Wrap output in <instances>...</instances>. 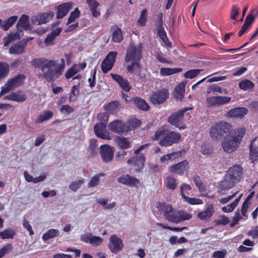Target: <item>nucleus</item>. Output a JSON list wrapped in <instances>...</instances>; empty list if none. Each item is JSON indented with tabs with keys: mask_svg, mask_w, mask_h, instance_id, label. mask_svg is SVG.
I'll list each match as a JSON object with an SVG mask.
<instances>
[{
	"mask_svg": "<svg viewBox=\"0 0 258 258\" xmlns=\"http://www.w3.org/2000/svg\"><path fill=\"white\" fill-rule=\"evenodd\" d=\"M60 61L58 65L55 60L41 57L33 59L31 63L35 68H41L42 76L47 82H53L61 75L64 68V59L61 58Z\"/></svg>",
	"mask_w": 258,
	"mask_h": 258,
	"instance_id": "nucleus-1",
	"label": "nucleus"
},
{
	"mask_svg": "<svg viewBox=\"0 0 258 258\" xmlns=\"http://www.w3.org/2000/svg\"><path fill=\"white\" fill-rule=\"evenodd\" d=\"M143 44L137 45L134 42L130 43L127 48L124 58L125 63H131L124 65L127 72L130 74L139 75L141 71L140 61L142 58Z\"/></svg>",
	"mask_w": 258,
	"mask_h": 258,
	"instance_id": "nucleus-2",
	"label": "nucleus"
},
{
	"mask_svg": "<svg viewBox=\"0 0 258 258\" xmlns=\"http://www.w3.org/2000/svg\"><path fill=\"white\" fill-rule=\"evenodd\" d=\"M156 208L163 213L164 218L170 222L179 223L191 218L190 214L183 211H176L173 207L165 202H158Z\"/></svg>",
	"mask_w": 258,
	"mask_h": 258,
	"instance_id": "nucleus-3",
	"label": "nucleus"
},
{
	"mask_svg": "<svg viewBox=\"0 0 258 258\" xmlns=\"http://www.w3.org/2000/svg\"><path fill=\"white\" fill-rule=\"evenodd\" d=\"M233 134L227 135L222 142V147L226 152L232 153L239 147L245 134V130L238 128Z\"/></svg>",
	"mask_w": 258,
	"mask_h": 258,
	"instance_id": "nucleus-4",
	"label": "nucleus"
},
{
	"mask_svg": "<svg viewBox=\"0 0 258 258\" xmlns=\"http://www.w3.org/2000/svg\"><path fill=\"white\" fill-rule=\"evenodd\" d=\"M232 125L226 121H220L212 125L210 130V136L214 140H220L223 136L230 133Z\"/></svg>",
	"mask_w": 258,
	"mask_h": 258,
	"instance_id": "nucleus-5",
	"label": "nucleus"
},
{
	"mask_svg": "<svg viewBox=\"0 0 258 258\" xmlns=\"http://www.w3.org/2000/svg\"><path fill=\"white\" fill-rule=\"evenodd\" d=\"M192 107H184L176 112H173L168 117V122L180 130L185 128L186 126L184 123V114L187 111L192 110Z\"/></svg>",
	"mask_w": 258,
	"mask_h": 258,
	"instance_id": "nucleus-6",
	"label": "nucleus"
},
{
	"mask_svg": "<svg viewBox=\"0 0 258 258\" xmlns=\"http://www.w3.org/2000/svg\"><path fill=\"white\" fill-rule=\"evenodd\" d=\"M167 89L163 88L153 91L150 96V101L154 105H160L165 102L169 97Z\"/></svg>",
	"mask_w": 258,
	"mask_h": 258,
	"instance_id": "nucleus-7",
	"label": "nucleus"
},
{
	"mask_svg": "<svg viewBox=\"0 0 258 258\" xmlns=\"http://www.w3.org/2000/svg\"><path fill=\"white\" fill-rule=\"evenodd\" d=\"M181 138L180 133L174 131H170L159 142L162 147H168L177 143Z\"/></svg>",
	"mask_w": 258,
	"mask_h": 258,
	"instance_id": "nucleus-8",
	"label": "nucleus"
},
{
	"mask_svg": "<svg viewBox=\"0 0 258 258\" xmlns=\"http://www.w3.org/2000/svg\"><path fill=\"white\" fill-rule=\"evenodd\" d=\"M114 151V148L109 145H101L99 148V153L102 161L104 163L111 162L113 159Z\"/></svg>",
	"mask_w": 258,
	"mask_h": 258,
	"instance_id": "nucleus-9",
	"label": "nucleus"
},
{
	"mask_svg": "<svg viewBox=\"0 0 258 258\" xmlns=\"http://www.w3.org/2000/svg\"><path fill=\"white\" fill-rule=\"evenodd\" d=\"M117 54L116 51H110L106 56L101 66L103 73L106 74L112 69L115 62Z\"/></svg>",
	"mask_w": 258,
	"mask_h": 258,
	"instance_id": "nucleus-10",
	"label": "nucleus"
},
{
	"mask_svg": "<svg viewBox=\"0 0 258 258\" xmlns=\"http://www.w3.org/2000/svg\"><path fill=\"white\" fill-rule=\"evenodd\" d=\"M123 245L122 240L116 235L112 234L110 236L108 246L111 252L117 253L121 251Z\"/></svg>",
	"mask_w": 258,
	"mask_h": 258,
	"instance_id": "nucleus-11",
	"label": "nucleus"
},
{
	"mask_svg": "<svg viewBox=\"0 0 258 258\" xmlns=\"http://www.w3.org/2000/svg\"><path fill=\"white\" fill-rule=\"evenodd\" d=\"M231 99V97L228 96L209 97L206 98V105L208 107H216L229 103Z\"/></svg>",
	"mask_w": 258,
	"mask_h": 258,
	"instance_id": "nucleus-12",
	"label": "nucleus"
},
{
	"mask_svg": "<svg viewBox=\"0 0 258 258\" xmlns=\"http://www.w3.org/2000/svg\"><path fill=\"white\" fill-rule=\"evenodd\" d=\"M145 160V155L140 154L130 158L127 160V164L129 165L133 166L136 171H139L143 168Z\"/></svg>",
	"mask_w": 258,
	"mask_h": 258,
	"instance_id": "nucleus-13",
	"label": "nucleus"
},
{
	"mask_svg": "<svg viewBox=\"0 0 258 258\" xmlns=\"http://www.w3.org/2000/svg\"><path fill=\"white\" fill-rule=\"evenodd\" d=\"M189 169L188 161L184 160L168 168L169 172L175 173L179 175H182L185 172H187Z\"/></svg>",
	"mask_w": 258,
	"mask_h": 258,
	"instance_id": "nucleus-14",
	"label": "nucleus"
},
{
	"mask_svg": "<svg viewBox=\"0 0 258 258\" xmlns=\"http://www.w3.org/2000/svg\"><path fill=\"white\" fill-rule=\"evenodd\" d=\"M32 39L33 37L24 38L22 40L15 43L10 47L9 49L10 53L15 54H20L23 53L24 52L25 48L29 41Z\"/></svg>",
	"mask_w": 258,
	"mask_h": 258,
	"instance_id": "nucleus-15",
	"label": "nucleus"
},
{
	"mask_svg": "<svg viewBox=\"0 0 258 258\" xmlns=\"http://www.w3.org/2000/svg\"><path fill=\"white\" fill-rule=\"evenodd\" d=\"M236 181L232 178L225 175L224 179L222 180L219 184V189L218 190V193L220 195H224L226 194V190L229 189L233 187Z\"/></svg>",
	"mask_w": 258,
	"mask_h": 258,
	"instance_id": "nucleus-16",
	"label": "nucleus"
},
{
	"mask_svg": "<svg viewBox=\"0 0 258 258\" xmlns=\"http://www.w3.org/2000/svg\"><path fill=\"white\" fill-rule=\"evenodd\" d=\"M109 129L113 133L121 134L126 133V124L121 120L115 119L108 124Z\"/></svg>",
	"mask_w": 258,
	"mask_h": 258,
	"instance_id": "nucleus-17",
	"label": "nucleus"
},
{
	"mask_svg": "<svg viewBox=\"0 0 258 258\" xmlns=\"http://www.w3.org/2000/svg\"><path fill=\"white\" fill-rule=\"evenodd\" d=\"M106 125L104 123H97L94 126V130L96 136L103 140H111V137L109 132L105 131Z\"/></svg>",
	"mask_w": 258,
	"mask_h": 258,
	"instance_id": "nucleus-18",
	"label": "nucleus"
},
{
	"mask_svg": "<svg viewBox=\"0 0 258 258\" xmlns=\"http://www.w3.org/2000/svg\"><path fill=\"white\" fill-rule=\"evenodd\" d=\"M242 171L243 168L241 165L235 164L229 168L226 174L237 182L240 180Z\"/></svg>",
	"mask_w": 258,
	"mask_h": 258,
	"instance_id": "nucleus-19",
	"label": "nucleus"
},
{
	"mask_svg": "<svg viewBox=\"0 0 258 258\" xmlns=\"http://www.w3.org/2000/svg\"><path fill=\"white\" fill-rule=\"evenodd\" d=\"M74 3L69 2L58 5L57 7L56 18L60 19L64 17L72 9Z\"/></svg>",
	"mask_w": 258,
	"mask_h": 258,
	"instance_id": "nucleus-20",
	"label": "nucleus"
},
{
	"mask_svg": "<svg viewBox=\"0 0 258 258\" xmlns=\"http://www.w3.org/2000/svg\"><path fill=\"white\" fill-rule=\"evenodd\" d=\"M116 145L121 150H124L132 147V142L130 138L116 136L114 138Z\"/></svg>",
	"mask_w": 258,
	"mask_h": 258,
	"instance_id": "nucleus-21",
	"label": "nucleus"
},
{
	"mask_svg": "<svg viewBox=\"0 0 258 258\" xmlns=\"http://www.w3.org/2000/svg\"><path fill=\"white\" fill-rule=\"evenodd\" d=\"M119 183L130 186H137L140 183V181L137 178L132 176L129 174H125L117 178Z\"/></svg>",
	"mask_w": 258,
	"mask_h": 258,
	"instance_id": "nucleus-22",
	"label": "nucleus"
},
{
	"mask_svg": "<svg viewBox=\"0 0 258 258\" xmlns=\"http://www.w3.org/2000/svg\"><path fill=\"white\" fill-rule=\"evenodd\" d=\"M256 140V138L251 140L249 146V159L253 164H255L258 161V144L256 145L254 144Z\"/></svg>",
	"mask_w": 258,
	"mask_h": 258,
	"instance_id": "nucleus-23",
	"label": "nucleus"
},
{
	"mask_svg": "<svg viewBox=\"0 0 258 258\" xmlns=\"http://www.w3.org/2000/svg\"><path fill=\"white\" fill-rule=\"evenodd\" d=\"M54 14L53 12L43 13L37 16L34 17L32 21L34 24L40 25L48 22L53 17Z\"/></svg>",
	"mask_w": 258,
	"mask_h": 258,
	"instance_id": "nucleus-24",
	"label": "nucleus"
},
{
	"mask_svg": "<svg viewBox=\"0 0 258 258\" xmlns=\"http://www.w3.org/2000/svg\"><path fill=\"white\" fill-rule=\"evenodd\" d=\"M30 29L29 17L27 15L23 14L21 16L17 24L16 30L18 32H22L23 29L27 30Z\"/></svg>",
	"mask_w": 258,
	"mask_h": 258,
	"instance_id": "nucleus-25",
	"label": "nucleus"
},
{
	"mask_svg": "<svg viewBox=\"0 0 258 258\" xmlns=\"http://www.w3.org/2000/svg\"><path fill=\"white\" fill-rule=\"evenodd\" d=\"M110 76L119 84L123 90L126 92L130 91L131 87L127 80L124 79L121 76L118 74H111Z\"/></svg>",
	"mask_w": 258,
	"mask_h": 258,
	"instance_id": "nucleus-26",
	"label": "nucleus"
},
{
	"mask_svg": "<svg viewBox=\"0 0 258 258\" xmlns=\"http://www.w3.org/2000/svg\"><path fill=\"white\" fill-rule=\"evenodd\" d=\"M110 31L112 34V41L115 43L121 42L123 39L122 31L116 25L111 26Z\"/></svg>",
	"mask_w": 258,
	"mask_h": 258,
	"instance_id": "nucleus-27",
	"label": "nucleus"
},
{
	"mask_svg": "<svg viewBox=\"0 0 258 258\" xmlns=\"http://www.w3.org/2000/svg\"><path fill=\"white\" fill-rule=\"evenodd\" d=\"M132 101L139 110L147 111L150 109V106L146 101L139 97H133L132 98Z\"/></svg>",
	"mask_w": 258,
	"mask_h": 258,
	"instance_id": "nucleus-28",
	"label": "nucleus"
},
{
	"mask_svg": "<svg viewBox=\"0 0 258 258\" xmlns=\"http://www.w3.org/2000/svg\"><path fill=\"white\" fill-rule=\"evenodd\" d=\"M248 112L245 107H235L230 110L227 113V116L230 117H243Z\"/></svg>",
	"mask_w": 258,
	"mask_h": 258,
	"instance_id": "nucleus-29",
	"label": "nucleus"
},
{
	"mask_svg": "<svg viewBox=\"0 0 258 258\" xmlns=\"http://www.w3.org/2000/svg\"><path fill=\"white\" fill-rule=\"evenodd\" d=\"M90 11L92 15L95 18H98L101 15L100 9L98 8L100 6L99 3L96 0H86Z\"/></svg>",
	"mask_w": 258,
	"mask_h": 258,
	"instance_id": "nucleus-30",
	"label": "nucleus"
},
{
	"mask_svg": "<svg viewBox=\"0 0 258 258\" xmlns=\"http://www.w3.org/2000/svg\"><path fill=\"white\" fill-rule=\"evenodd\" d=\"M26 98L27 96L25 94H21L20 92H12L10 94L5 96L4 99L21 102L25 101Z\"/></svg>",
	"mask_w": 258,
	"mask_h": 258,
	"instance_id": "nucleus-31",
	"label": "nucleus"
},
{
	"mask_svg": "<svg viewBox=\"0 0 258 258\" xmlns=\"http://www.w3.org/2000/svg\"><path fill=\"white\" fill-rule=\"evenodd\" d=\"M17 19L18 16H11L5 21H3L2 19H0V27L4 31H7L15 23Z\"/></svg>",
	"mask_w": 258,
	"mask_h": 258,
	"instance_id": "nucleus-32",
	"label": "nucleus"
},
{
	"mask_svg": "<svg viewBox=\"0 0 258 258\" xmlns=\"http://www.w3.org/2000/svg\"><path fill=\"white\" fill-rule=\"evenodd\" d=\"M214 212L213 206L209 204L204 211L198 214V217L202 220H208L213 215Z\"/></svg>",
	"mask_w": 258,
	"mask_h": 258,
	"instance_id": "nucleus-33",
	"label": "nucleus"
},
{
	"mask_svg": "<svg viewBox=\"0 0 258 258\" xmlns=\"http://www.w3.org/2000/svg\"><path fill=\"white\" fill-rule=\"evenodd\" d=\"M25 79V76L24 75L20 74L18 75L15 77L9 80L8 82L10 86L14 89L15 87L21 86Z\"/></svg>",
	"mask_w": 258,
	"mask_h": 258,
	"instance_id": "nucleus-34",
	"label": "nucleus"
},
{
	"mask_svg": "<svg viewBox=\"0 0 258 258\" xmlns=\"http://www.w3.org/2000/svg\"><path fill=\"white\" fill-rule=\"evenodd\" d=\"M125 124L126 132H128L140 127L142 124V122L140 119L134 118L129 119Z\"/></svg>",
	"mask_w": 258,
	"mask_h": 258,
	"instance_id": "nucleus-35",
	"label": "nucleus"
},
{
	"mask_svg": "<svg viewBox=\"0 0 258 258\" xmlns=\"http://www.w3.org/2000/svg\"><path fill=\"white\" fill-rule=\"evenodd\" d=\"M61 31V28H57L53 30L51 32L47 35L45 38L44 42L46 45H50L52 44V41L55 39V37L59 35Z\"/></svg>",
	"mask_w": 258,
	"mask_h": 258,
	"instance_id": "nucleus-36",
	"label": "nucleus"
},
{
	"mask_svg": "<svg viewBox=\"0 0 258 258\" xmlns=\"http://www.w3.org/2000/svg\"><path fill=\"white\" fill-rule=\"evenodd\" d=\"M119 106L120 104L118 101H112L107 103L104 108L108 113L114 114L117 112Z\"/></svg>",
	"mask_w": 258,
	"mask_h": 258,
	"instance_id": "nucleus-37",
	"label": "nucleus"
},
{
	"mask_svg": "<svg viewBox=\"0 0 258 258\" xmlns=\"http://www.w3.org/2000/svg\"><path fill=\"white\" fill-rule=\"evenodd\" d=\"M181 152L180 151L173 152L169 154L164 155L160 158V162L163 163L166 161H174L175 159L180 157Z\"/></svg>",
	"mask_w": 258,
	"mask_h": 258,
	"instance_id": "nucleus-38",
	"label": "nucleus"
},
{
	"mask_svg": "<svg viewBox=\"0 0 258 258\" xmlns=\"http://www.w3.org/2000/svg\"><path fill=\"white\" fill-rule=\"evenodd\" d=\"M182 69L180 68H162L160 69V75L162 76H167L181 72Z\"/></svg>",
	"mask_w": 258,
	"mask_h": 258,
	"instance_id": "nucleus-39",
	"label": "nucleus"
},
{
	"mask_svg": "<svg viewBox=\"0 0 258 258\" xmlns=\"http://www.w3.org/2000/svg\"><path fill=\"white\" fill-rule=\"evenodd\" d=\"M16 234L15 230L9 228L0 232V238L2 239H13Z\"/></svg>",
	"mask_w": 258,
	"mask_h": 258,
	"instance_id": "nucleus-40",
	"label": "nucleus"
},
{
	"mask_svg": "<svg viewBox=\"0 0 258 258\" xmlns=\"http://www.w3.org/2000/svg\"><path fill=\"white\" fill-rule=\"evenodd\" d=\"M254 84L251 81L245 79L239 83V87L244 91H247L253 89Z\"/></svg>",
	"mask_w": 258,
	"mask_h": 258,
	"instance_id": "nucleus-41",
	"label": "nucleus"
},
{
	"mask_svg": "<svg viewBox=\"0 0 258 258\" xmlns=\"http://www.w3.org/2000/svg\"><path fill=\"white\" fill-rule=\"evenodd\" d=\"M53 113L50 110L44 111L43 114H41L35 120L36 123H40L43 121L49 120L52 117Z\"/></svg>",
	"mask_w": 258,
	"mask_h": 258,
	"instance_id": "nucleus-42",
	"label": "nucleus"
},
{
	"mask_svg": "<svg viewBox=\"0 0 258 258\" xmlns=\"http://www.w3.org/2000/svg\"><path fill=\"white\" fill-rule=\"evenodd\" d=\"M59 234V231L55 229H51L44 233L42 235V239L44 241H47L48 239L58 236Z\"/></svg>",
	"mask_w": 258,
	"mask_h": 258,
	"instance_id": "nucleus-43",
	"label": "nucleus"
},
{
	"mask_svg": "<svg viewBox=\"0 0 258 258\" xmlns=\"http://www.w3.org/2000/svg\"><path fill=\"white\" fill-rule=\"evenodd\" d=\"M9 71L8 63L0 61V79L7 77L9 73Z\"/></svg>",
	"mask_w": 258,
	"mask_h": 258,
	"instance_id": "nucleus-44",
	"label": "nucleus"
},
{
	"mask_svg": "<svg viewBox=\"0 0 258 258\" xmlns=\"http://www.w3.org/2000/svg\"><path fill=\"white\" fill-rule=\"evenodd\" d=\"M165 184L168 189L174 190L177 187L176 179L171 176H168L166 178Z\"/></svg>",
	"mask_w": 258,
	"mask_h": 258,
	"instance_id": "nucleus-45",
	"label": "nucleus"
},
{
	"mask_svg": "<svg viewBox=\"0 0 258 258\" xmlns=\"http://www.w3.org/2000/svg\"><path fill=\"white\" fill-rule=\"evenodd\" d=\"M97 146V140L94 139H90L88 147V152H90V156H94L97 154V152L96 151Z\"/></svg>",
	"mask_w": 258,
	"mask_h": 258,
	"instance_id": "nucleus-46",
	"label": "nucleus"
},
{
	"mask_svg": "<svg viewBox=\"0 0 258 258\" xmlns=\"http://www.w3.org/2000/svg\"><path fill=\"white\" fill-rule=\"evenodd\" d=\"M167 131L163 127L160 128L155 132L154 135L151 137L152 140L153 141H157L161 138H163Z\"/></svg>",
	"mask_w": 258,
	"mask_h": 258,
	"instance_id": "nucleus-47",
	"label": "nucleus"
},
{
	"mask_svg": "<svg viewBox=\"0 0 258 258\" xmlns=\"http://www.w3.org/2000/svg\"><path fill=\"white\" fill-rule=\"evenodd\" d=\"M184 201L190 205H201L203 203L202 199L195 198H190L186 196H184L183 198Z\"/></svg>",
	"mask_w": 258,
	"mask_h": 258,
	"instance_id": "nucleus-48",
	"label": "nucleus"
},
{
	"mask_svg": "<svg viewBox=\"0 0 258 258\" xmlns=\"http://www.w3.org/2000/svg\"><path fill=\"white\" fill-rule=\"evenodd\" d=\"M147 10H143L140 14V17L137 21L138 25L141 26H144L146 25L147 22Z\"/></svg>",
	"mask_w": 258,
	"mask_h": 258,
	"instance_id": "nucleus-49",
	"label": "nucleus"
},
{
	"mask_svg": "<svg viewBox=\"0 0 258 258\" xmlns=\"http://www.w3.org/2000/svg\"><path fill=\"white\" fill-rule=\"evenodd\" d=\"M80 12L78 8H76L73 12L71 13L68 20L67 24L74 22L77 18L80 17Z\"/></svg>",
	"mask_w": 258,
	"mask_h": 258,
	"instance_id": "nucleus-50",
	"label": "nucleus"
},
{
	"mask_svg": "<svg viewBox=\"0 0 258 258\" xmlns=\"http://www.w3.org/2000/svg\"><path fill=\"white\" fill-rule=\"evenodd\" d=\"M84 178H82L77 181L72 182L69 186L70 189L74 192L76 191L81 187L82 184L84 182Z\"/></svg>",
	"mask_w": 258,
	"mask_h": 258,
	"instance_id": "nucleus-51",
	"label": "nucleus"
},
{
	"mask_svg": "<svg viewBox=\"0 0 258 258\" xmlns=\"http://www.w3.org/2000/svg\"><path fill=\"white\" fill-rule=\"evenodd\" d=\"M201 71L200 69L190 70L185 73L184 77L186 79H193L197 76Z\"/></svg>",
	"mask_w": 258,
	"mask_h": 258,
	"instance_id": "nucleus-52",
	"label": "nucleus"
},
{
	"mask_svg": "<svg viewBox=\"0 0 258 258\" xmlns=\"http://www.w3.org/2000/svg\"><path fill=\"white\" fill-rule=\"evenodd\" d=\"M103 239L102 238L99 236L92 235L90 239V244L93 246H98L103 242Z\"/></svg>",
	"mask_w": 258,
	"mask_h": 258,
	"instance_id": "nucleus-53",
	"label": "nucleus"
},
{
	"mask_svg": "<svg viewBox=\"0 0 258 258\" xmlns=\"http://www.w3.org/2000/svg\"><path fill=\"white\" fill-rule=\"evenodd\" d=\"M98 120L100 121V123H104L106 125L109 119V113L108 112H101L98 114L97 116Z\"/></svg>",
	"mask_w": 258,
	"mask_h": 258,
	"instance_id": "nucleus-54",
	"label": "nucleus"
},
{
	"mask_svg": "<svg viewBox=\"0 0 258 258\" xmlns=\"http://www.w3.org/2000/svg\"><path fill=\"white\" fill-rule=\"evenodd\" d=\"M156 225L157 226L161 227L164 229H168V230H172V231H175V232L181 231L182 230H183V229L186 228L185 227H181V228L171 227L165 225L161 223H156Z\"/></svg>",
	"mask_w": 258,
	"mask_h": 258,
	"instance_id": "nucleus-55",
	"label": "nucleus"
},
{
	"mask_svg": "<svg viewBox=\"0 0 258 258\" xmlns=\"http://www.w3.org/2000/svg\"><path fill=\"white\" fill-rule=\"evenodd\" d=\"M190 190H191V187L189 184L185 183L181 184L180 187V191L182 199L184 198V196H186L185 194L189 195V194L186 192V191Z\"/></svg>",
	"mask_w": 258,
	"mask_h": 258,
	"instance_id": "nucleus-56",
	"label": "nucleus"
},
{
	"mask_svg": "<svg viewBox=\"0 0 258 258\" xmlns=\"http://www.w3.org/2000/svg\"><path fill=\"white\" fill-rule=\"evenodd\" d=\"M195 184L200 191H203L204 189V186L203 184L200 177L199 175H195L193 177Z\"/></svg>",
	"mask_w": 258,
	"mask_h": 258,
	"instance_id": "nucleus-57",
	"label": "nucleus"
},
{
	"mask_svg": "<svg viewBox=\"0 0 258 258\" xmlns=\"http://www.w3.org/2000/svg\"><path fill=\"white\" fill-rule=\"evenodd\" d=\"M201 152L204 155H210L213 153V149L209 145H202L201 146Z\"/></svg>",
	"mask_w": 258,
	"mask_h": 258,
	"instance_id": "nucleus-58",
	"label": "nucleus"
},
{
	"mask_svg": "<svg viewBox=\"0 0 258 258\" xmlns=\"http://www.w3.org/2000/svg\"><path fill=\"white\" fill-rule=\"evenodd\" d=\"M237 201H234L232 203L228 204L225 207L222 208V210L225 213H229L233 211L236 207L237 206L236 204Z\"/></svg>",
	"mask_w": 258,
	"mask_h": 258,
	"instance_id": "nucleus-59",
	"label": "nucleus"
},
{
	"mask_svg": "<svg viewBox=\"0 0 258 258\" xmlns=\"http://www.w3.org/2000/svg\"><path fill=\"white\" fill-rule=\"evenodd\" d=\"M13 249L11 244H7L0 249V255L3 257L6 253H9Z\"/></svg>",
	"mask_w": 258,
	"mask_h": 258,
	"instance_id": "nucleus-60",
	"label": "nucleus"
},
{
	"mask_svg": "<svg viewBox=\"0 0 258 258\" xmlns=\"http://www.w3.org/2000/svg\"><path fill=\"white\" fill-rule=\"evenodd\" d=\"M93 74L91 76V77L89 78L88 79V82H89V86L91 88H93L95 87L96 85V70L94 69L93 71Z\"/></svg>",
	"mask_w": 258,
	"mask_h": 258,
	"instance_id": "nucleus-61",
	"label": "nucleus"
},
{
	"mask_svg": "<svg viewBox=\"0 0 258 258\" xmlns=\"http://www.w3.org/2000/svg\"><path fill=\"white\" fill-rule=\"evenodd\" d=\"M79 84L75 85L72 87L71 92L69 94V98L70 100L72 99L73 96H76L79 94Z\"/></svg>",
	"mask_w": 258,
	"mask_h": 258,
	"instance_id": "nucleus-62",
	"label": "nucleus"
},
{
	"mask_svg": "<svg viewBox=\"0 0 258 258\" xmlns=\"http://www.w3.org/2000/svg\"><path fill=\"white\" fill-rule=\"evenodd\" d=\"M78 71L75 68L72 67L66 72L65 77L67 79H70L78 73Z\"/></svg>",
	"mask_w": 258,
	"mask_h": 258,
	"instance_id": "nucleus-63",
	"label": "nucleus"
},
{
	"mask_svg": "<svg viewBox=\"0 0 258 258\" xmlns=\"http://www.w3.org/2000/svg\"><path fill=\"white\" fill-rule=\"evenodd\" d=\"M227 254L225 249L215 251L213 253V256L215 258H224Z\"/></svg>",
	"mask_w": 258,
	"mask_h": 258,
	"instance_id": "nucleus-64",
	"label": "nucleus"
}]
</instances>
